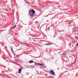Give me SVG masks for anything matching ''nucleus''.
Instances as JSON below:
<instances>
[{
  "label": "nucleus",
  "instance_id": "1",
  "mask_svg": "<svg viewBox=\"0 0 78 78\" xmlns=\"http://www.w3.org/2000/svg\"><path fill=\"white\" fill-rule=\"evenodd\" d=\"M50 73L51 74V75H52L55 76V72H54L53 71V70L51 71Z\"/></svg>",
  "mask_w": 78,
  "mask_h": 78
},
{
  "label": "nucleus",
  "instance_id": "2",
  "mask_svg": "<svg viewBox=\"0 0 78 78\" xmlns=\"http://www.w3.org/2000/svg\"><path fill=\"white\" fill-rule=\"evenodd\" d=\"M29 13H30V15L31 16H33L34 14L32 13V11H30L29 12Z\"/></svg>",
  "mask_w": 78,
  "mask_h": 78
},
{
  "label": "nucleus",
  "instance_id": "3",
  "mask_svg": "<svg viewBox=\"0 0 78 78\" xmlns=\"http://www.w3.org/2000/svg\"><path fill=\"white\" fill-rule=\"evenodd\" d=\"M53 44V43H49V44H45L46 45H52V44Z\"/></svg>",
  "mask_w": 78,
  "mask_h": 78
},
{
  "label": "nucleus",
  "instance_id": "4",
  "mask_svg": "<svg viewBox=\"0 0 78 78\" xmlns=\"http://www.w3.org/2000/svg\"><path fill=\"white\" fill-rule=\"evenodd\" d=\"M5 64H6V65H8L9 64V62H8V61H6L5 62Z\"/></svg>",
  "mask_w": 78,
  "mask_h": 78
},
{
  "label": "nucleus",
  "instance_id": "5",
  "mask_svg": "<svg viewBox=\"0 0 78 78\" xmlns=\"http://www.w3.org/2000/svg\"><path fill=\"white\" fill-rule=\"evenodd\" d=\"M21 72H22V69H21V68H20L18 71V73H21Z\"/></svg>",
  "mask_w": 78,
  "mask_h": 78
},
{
  "label": "nucleus",
  "instance_id": "6",
  "mask_svg": "<svg viewBox=\"0 0 78 78\" xmlns=\"http://www.w3.org/2000/svg\"><path fill=\"white\" fill-rule=\"evenodd\" d=\"M32 13L34 14H35V11L34 10V9H33L32 11Z\"/></svg>",
  "mask_w": 78,
  "mask_h": 78
},
{
  "label": "nucleus",
  "instance_id": "7",
  "mask_svg": "<svg viewBox=\"0 0 78 78\" xmlns=\"http://www.w3.org/2000/svg\"><path fill=\"white\" fill-rule=\"evenodd\" d=\"M29 62H31V63H33V62H34L33 61H30Z\"/></svg>",
  "mask_w": 78,
  "mask_h": 78
},
{
  "label": "nucleus",
  "instance_id": "8",
  "mask_svg": "<svg viewBox=\"0 0 78 78\" xmlns=\"http://www.w3.org/2000/svg\"><path fill=\"white\" fill-rule=\"evenodd\" d=\"M39 65H40V66H43V64H41V63H40V64H39Z\"/></svg>",
  "mask_w": 78,
  "mask_h": 78
},
{
  "label": "nucleus",
  "instance_id": "9",
  "mask_svg": "<svg viewBox=\"0 0 78 78\" xmlns=\"http://www.w3.org/2000/svg\"><path fill=\"white\" fill-rule=\"evenodd\" d=\"M16 25H15L13 27H12V28H16Z\"/></svg>",
  "mask_w": 78,
  "mask_h": 78
},
{
  "label": "nucleus",
  "instance_id": "10",
  "mask_svg": "<svg viewBox=\"0 0 78 78\" xmlns=\"http://www.w3.org/2000/svg\"><path fill=\"white\" fill-rule=\"evenodd\" d=\"M37 22H38V21L35 22V23H37Z\"/></svg>",
  "mask_w": 78,
  "mask_h": 78
},
{
  "label": "nucleus",
  "instance_id": "11",
  "mask_svg": "<svg viewBox=\"0 0 78 78\" xmlns=\"http://www.w3.org/2000/svg\"><path fill=\"white\" fill-rule=\"evenodd\" d=\"M32 42H34V41H34V40H33H33L32 41Z\"/></svg>",
  "mask_w": 78,
  "mask_h": 78
},
{
  "label": "nucleus",
  "instance_id": "12",
  "mask_svg": "<svg viewBox=\"0 0 78 78\" xmlns=\"http://www.w3.org/2000/svg\"><path fill=\"white\" fill-rule=\"evenodd\" d=\"M12 49H13V48H11V51H12Z\"/></svg>",
  "mask_w": 78,
  "mask_h": 78
},
{
  "label": "nucleus",
  "instance_id": "13",
  "mask_svg": "<svg viewBox=\"0 0 78 78\" xmlns=\"http://www.w3.org/2000/svg\"><path fill=\"white\" fill-rule=\"evenodd\" d=\"M76 39H78V37H75Z\"/></svg>",
  "mask_w": 78,
  "mask_h": 78
},
{
  "label": "nucleus",
  "instance_id": "14",
  "mask_svg": "<svg viewBox=\"0 0 78 78\" xmlns=\"http://www.w3.org/2000/svg\"><path fill=\"white\" fill-rule=\"evenodd\" d=\"M12 51L13 53H14V51Z\"/></svg>",
  "mask_w": 78,
  "mask_h": 78
},
{
  "label": "nucleus",
  "instance_id": "15",
  "mask_svg": "<svg viewBox=\"0 0 78 78\" xmlns=\"http://www.w3.org/2000/svg\"><path fill=\"white\" fill-rule=\"evenodd\" d=\"M76 45H77V46H78V43Z\"/></svg>",
  "mask_w": 78,
  "mask_h": 78
}]
</instances>
